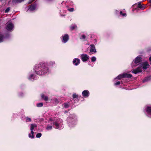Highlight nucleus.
<instances>
[{
    "instance_id": "1",
    "label": "nucleus",
    "mask_w": 151,
    "mask_h": 151,
    "mask_svg": "<svg viewBox=\"0 0 151 151\" xmlns=\"http://www.w3.org/2000/svg\"><path fill=\"white\" fill-rule=\"evenodd\" d=\"M47 65V63H41L39 64L36 65L34 67V69L38 75H43L50 72Z\"/></svg>"
},
{
    "instance_id": "2",
    "label": "nucleus",
    "mask_w": 151,
    "mask_h": 151,
    "mask_svg": "<svg viewBox=\"0 0 151 151\" xmlns=\"http://www.w3.org/2000/svg\"><path fill=\"white\" fill-rule=\"evenodd\" d=\"M68 124L69 127H74L77 123V119L76 116L74 114L70 115L67 119Z\"/></svg>"
},
{
    "instance_id": "3",
    "label": "nucleus",
    "mask_w": 151,
    "mask_h": 151,
    "mask_svg": "<svg viewBox=\"0 0 151 151\" xmlns=\"http://www.w3.org/2000/svg\"><path fill=\"white\" fill-rule=\"evenodd\" d=\"M149 65L148 64L147 62H145L142 65V66L140 67L137 68L136 69H134L132 73L134 74H137L138 73L141 72L142 71V69L145 70L149 67Z\"/></svg>"
},
{
    "instance_id": "4",
    "label": "nucleus",
    "mask_w": 151,
    "mask_h": 151,
    "mask_svg": "<svg viewBox=\"0 0 151 151\" xmlns=\"http://www.w3.org/2000/svg\"><path fill=\"white\" fill-rule=\"evenodd\" d=\"M51 125H48L46 128V129L48 130H51L52 129V126L53 125L55 126V128L56 129H61V128L60 127V126L61 125L60 124H59L57 122H54L51 123Z\"/></svg>"
},
{
    "instance_id": "5",
    "label": "nucleus",
    "mask_w": 151,
    "mask_h": 151,
    "mask_svg": "<svg viewBox=\"0 0 151 151\" xmlns=\"http://www.w3.org/2000/svg\"><path fill=\"white\" fill-rule=\"evenodd\" d=\"M37 127V125L35 124H30V130H31V133L32 135L31 136L30 134H29V138H33L34 137V136L33 135L34 132L33 130L34 129L36 128Z\"/></svg>"
},
{
    "instance_id": "6",
    "label": "nucleus",
    "mask_w": 151,
    "mask_h": 151,
    "mask_svg": "<svg viewBox=\"0 0 151 151\" xmlns=\"http://www.w3.org/2000/svg\"><path fill=\"white\" fill-rule=\"evenodd\" d=\"M14 28L13 24L11 22H9L7 23L6 27V29L9 31H12Z\"/></svg>"
},
{
    "instance_id": "7",
    "label": "nucleus",
    "mask_w": 151,
    "mask_h": 151,
    "mask_svg": "<svg viewBox=\"0 0 151 151\" xmlns=\"http://www.w3.org/2000/svg\"><path fill=\"white\" fill-rule=\"evenodd\" d=\"M141 60V58L140 56H138L136 57L134 60V62H132V67H134L137 66V65H134V63L135 64H137L139 63Z\"/></svg>"
},
{
    "instance_id": "8",
    "label": "nucleus",
    "mask_w": 151,
    "mask_h": 151,
    "mask_svg": "<svg viewBox=\"0 0 151 151\" xmlns=\"http://www.w3.org/2000/svg\"><path fill=\"white\" fill-rule=\"evenodd\" d=\"M80 57L82 60L83 62H86L88 60L89 57L86 54H82L80 55Z\"/></svg>"
},
{
    "instance_id": "9",
    "label": "nucleus",
    "mask_w": 151,
    "mask_h": 151,
    "mask_svg": "<svg viewBox=\"0 0 151 151\" xmlns=\"http://www.w3.org/2000/svg\"><path fill=\"white\" fill-rule=\"evenodd\" d=\"M146 110L147 116L151 118V106H147L146 109Z\"/></svg>"
},
{
    "instance_id": "10",
    "label": "nucleus",
    "mask_w": 151,
    "mask_h": 151,
    "mask_svg": "<svg viewBox=\"0 0 151 151\" xmlns=\"http://www.w3.org/2000/svg\"><path fill=\"white\" fill-rule=\"evenodd\" d=\"M62 42L64 43H66L69 39V36L67 34L65 35L62 36Z\"/></svg>"
},
{
    "instance_id": "11",
    "label": "nucleus",
    "mask_w": 151,
    "mask_h": 151,
    "mask_svg": "<svg viewBox=\"0 0 151 151\" xmlns=\"http://www.w3.org/2000/svg\"><path fill=\"white\" fill-rule=\"evenodd\" d=\"M80 63V60L79 59L75 58L74 59L73 61V63L74 65L77 66Z\"/></svg>"
},
{
    "instance_id": "12",
    "label": "nucleus",
    "mask_w": 151,
    "mask_h": 151,
    "mask_svg": "<svg viewBox=\"0 0 151 151\" xmlns=\"http://www.w3.org/2000/svg\"><path fill=\"white\" fill-rule=\"evenodd\" d=\"M90 46L91 48L90 52L92 54H93V52L96 53V51L94 45L93 44H92L90 45Z\"/></svg>"
},
{
    "instance_id": "13",
    "label": "nucleus",
    "mask_w": 151,
    "mask_h": 151,
    "mask_svg": "<svg viewBox=\"0 0 151 151\" xmlns=\"http://www.w3.org/2000/svg\"><path fill=\"white\" fill-rule=\"evenodd\" d=\"M28 78L29 80L32 81L33 80L37 79V77L34 75L31 74L28 77Z\"/></svg>"
},
{
    "instance_id": "14",
    "label": "nucleus",
    "mask_w": 151,
    "mask_h": 151,
    "mask_svg": "<svg viewBox=\"0 0 151 151\" xmlns=\"http://www.w3.org/2000/svg\"><path fill=\"white\" fill-rule=\"evenodd\" d=\"M82 95L84 97H87L89 95V92L87 90H85L82 92Z\"/></svg>"
},
{
    "instance_id": "15",
    "label": "nucleus",
    "mask_w": 151,
    "mask_h": 151,
    "mask_svg": "<svg viewBox=\"0 0 151 151\" xmlns=\"http://www.w3.org/2000/svg\"><path fill=\"white\" fill-rule=\"evenodd\" d=\"M52 101L55 104H58L60 102V100L56 98H54L52 99Z\"/></svg>"
},
{
    "instance_id": "16",
    "label": "nucleus",
    "mask_w": 151,
    "mask_h": 151,
    "mask_svg": "<svg viewBox=\"0 0 151 151\" xmlns=\"http://www.w3.org/2000/svg\"><path fill=\"white\" fill-rule=\"evenodd\" d=\"M41 97L45 101H50V99H49L48 97L47 96H45L43 94H41Z\"/></svg>"
},
{
    "instance_id": "17",
    "label": "nucleus",
    "mask_w": 151,
    "mask_h": 151,
    "mask_svg": "<svg viewBox=\"0 0 151 151\" xmlns=\"http://www.w3.org/2000/svg\"><path fill=\"white\" fill-rule=\"evenodd\" d=\"M36 8V6L34 5H32L30 6L28 9V10L30 11H32L35 9Z\"/></svg>"
},
{
    "instance_id": "18",
    "label": "nucleus",
    "mask_w": 151,
    "mask_h": 151,
    "mask_svg": "<svg viewBox=\"0 0 151 151\" xmlns=\"http://www.w3.org/2000/svg\"><path fill=\"white\" fill-rule=\"evenodd\" d=\"M5 38L6 37L4 35L0 34V43L3 42Z\"/></svg>"
},
{
    "instance_id": "19",
    "label": "nucleus",
    "mask_w": 151,
    "mask_h": 151,
    "mask_svg": "<svg viewBox=\"0 0 151 151\" xmlns=\"http://www.w3.org/2000/svg\"><path fill=\"white\" fill-rule=\"evenodd\" d=\"M138 7L139 8L143 9L145 8V6L143 4H141L140 2L138 3Z\"/></svg>"
},
{
    "instance_id": "20",
    "label": "nucleus",
    "mask_w": 151,
    "mask_h": 151,
    "mask_svg": "<svg viewBox=\"0 0 151 151\" xmlns=\"http://www.w3.org/2000/svg\"><path fill=\"white\" fill-rule=\"evenodd\" d=\"M123 74L124 76V78H130L132 76V75L130 74L127 73Z\"/></svg>"
},
{
    "instance_id": "21",
    "label": "nucleus",
    "mask_w": 151,
    "mask_h": 151,
    "mask_svg": "<svg viewBox=\"0 0 151 151\" xmlns=\"http://www.w3.org/2000/svg\"><path fill=\"white\" fill-rule=\"evenodd\" d=\"M124 78V74L119 75L117 77L115 78V79H118V80H120L121 78Z\"/></svg>"
},
{
    "instance_id": "22",
    "label": "nucleus",
    "mask_w": 151,
    "mask_h": 151,
    "mask_svg": "<svg viewBox=\"0 0 151 151\" xmlns=\"http://www.w3.org/2000/svg\"><path fill=\"white\" fill-rule=\"evenodd\" d=\"M77 26L76 24H72L70 27V28L71 30H73L77 28Z\"/></svg>"
},
{
    "instance_id": "23",
    "label": "nucleus",
    "mask_w": 151,
    "mask_h": 151,
    "mask_svg": "<svg viewBox=\"0 0 151 151\" xmlns=\"http://www.w3.org/2000/svg\"><path fill=\"white\" fill-rule=\"evenodd\" d=\"M64 107L65 108H67L69 107V104L68 103H65L63 104Z\"/></svg>"
},
{
    "instance_id": "24",
    "label": "nucleus",
    "mask_w": 151,
    "mask_h": 151,
    "mask_svg": "<svg viewBox=\"0 0 151 151\" xmlns=\"http://www.w3.org/2000/svg\"><path fill=\"white\" fill-rule=\"evenodd\" d=\"M55 62L51 61L49 63V65L50 66H52L54 65L55 64Z\"/></svg>"
},
{
    "instance_id": "25",
    "label": "nucleus",
    "mask_w": 151,
    "mask_h": 151,
    "mask_svg": "<svg viewBox=\"0 0 151 151\" xmlns=\"http://www.w3.org/2000/svg\"><path fill=\"white\" fill-rule=\"evenodd\" d=\"M43 104L42 103H40L37 104V106L38 107H41L43 106Z\"/></svg>"
},
{
    "instance_id": "26",
    "label": "nucleus",
    "mask_w": 151,
    "mask_h": 151,
    "mask_svg": "<svg viewBox=\"0 0 151 151\" xmlns=\"http://www.w3.org/2000/svg\"><path fill=\"white\" fill-rule=\"evenodd\" d=\"M96 60V57L93 56L91 58V60L92 62H95Z\"/></svg>"
},
{
    "instance_id": "27",
    "label": "nucleus",
    "mask_w": 151,
    "mask_h": 151,
    "mask_svg": "<svg viewBox=\"0 0 151 151\" xmlns=\"http://www.w3.org/2000/svg\"><path fill=\"white\" fill-rule=\"evenodd\" d=\"M42 136V134L41 133H39L37 134L36 135V137L37 138H40Z\"/></svg>"
},
{
    "instance_id": "28",
    "label": "nucleus",
    "mask_w": 151,
    "mask_h": 151,
    "mask_svg": "<svg viewBox=\"0 0 151 151\" xmlns=\"http://www.w3.org/2000/svg\"><path fill=\"white\" fill-rule=\"evenodd\" d=\"M120 14L122 15V16H126L127 15V14L126 13H123L122 11H121L120 12Z\"/></svg>"
},
{
    "instance_id": "29",
    "label": "nucleus",
    "mask_w": 151,
    "mask_h": 151,
    "mask_svg": "<svg viewBox=\"0 0 151 151\" xmlns=\"http://www.w3.org/2000/svg\"><path fill=\"white\" fill-rule=\"evenodd\" d=\"M149 78H145L144 80H143L142 82L143 83L145 82L148 80Z\"/></svg>"
},
{
    "instance_id": "30",
    "label": "nucleus",
    "mask_w": 151,
    "mask_h": 151,
    "mask_svg": "<svg viewBox=\"0 0 151 151\" xmlns=\"http://www.w3.org/2000/svg\"><path fill=\"white\" fill-rule=\"evenodd\" d=\"M31 118H29L28 117H26V122H31Z\"/></svg>"
},
{
    "instance_id": "31",
    "label": "nucleus",
    "mask_w": 151,
    "mask_h": 151,
    "mask_svg": "<svg viewBox=\"0 0 151 151\" xmlns=\"http://www.w3.org/2000/svg\"><path fill=\"white\" fill-rule=\"evenodd\" d=\"M9 10H10L9 8L8 7V8H7L6 9V10H5V12L6 13H8L9 11Z\"/></svg>"
},
{
    "instance_id": "32",
    "label": "nucleus",
    "mask_w": 151,
    "mask_h": 151,
    "mask_svg": "<svg viewBox=\"0 0 151 151\" xmlns=\"http://www.w3.org/2000/svg\"><path fill=\"white\" fill-rule=\"evenodd\" d=\"M69 11L70 12H73L74 11V9L73 8H71L70 9H68Z\"/></svg>"
},
{
    "instance_id": "33",
    "label": "nucleus",
    "mask_w": 151,
    "mask_h": 151,
    "mask_svg": "<svg viewBox=\"0 0 151 151\" xmlns=\"http://www.w3.org/2000/svg\"><path fill=\"white\" fill-rule=\"evenodd\" d=\"M81 38L83 39H84L86 38V36L84 35H83L81 36Z\"/></svg>"
},
{
    "instance_id": "34",
    "label": "nucleus",
    "mask_w": 151,
    "mask_h": 151,
    "mask_svg": "<svg viewBox=\"0 0 151 151\" xmlns=\"http://www.w3.org/2000/svg\"><path fill=\"white\" fill-rule=\"evenodd\" d=\"M120 84V81H118L116 83H114L115 85H119Z\"/></svg>"
},
{
    "instance_id": "35",
    "label": "nucleus",
    "mask_w": 151,
    "mask_h": 151,
    "mask_svg": "<svg viewBox=\"0 0 151 151\" xmlns=\"http://www.w3.org/2000/svg\"><path fill=\"white\" fill-rule=\"evenodd\" d=\"M73 98L74 99L77 97V95L76 94H73Z\"/></svg>"
},
{
    "instance_id": "36",
    "label": "nucleus",
    "mask_w": 151,
    "mask_h": 151,
    "mask_svg": "<svg viewBox=\"0 0 151 151\" xmlns=\"http://www.w3.org/2000/svg\"><path fill=\"white\" fill-rule=\"evenodd\" d=\"M149 60L150 62V63L151 64V56L149 58Z\"/></svg>"
},
{
    "instance_id": "37",
    "label": "nucleus",
    "mask_w": 151,
    "mask_h": 151,
    "mask_svg": "<svg viewBox=\"0 0 151 151\" xmlns=\"http://www.w3.org/2000/svg\"><path fill=\"white\" fill-rule=\"evenodd\" d=\"M149 2L150 3L151 5L150 6H151V0H149Z\"/></svg>"
},
{
    "instance_id": "38",
    "label": "nucleus",
    "mask_w": 151,
    "mask_h": 151,
    "mask_svg": "<svg viewBox=\"0 0 151 151\" xmlns=\"http://www.w3.org/2000/svg\"><path fill=\"white\" fill-rule=\"evenodd\" d=\"M20 96H22V95L21 94V95H20Z\"/></svg>"
},
{
    "instance_id": "39",
    "label": "nucleus",
    "mask_w": 151,
    "mask_h": 151,
    "mask_svg": "<svg viewBox=\"0 0 151 151\" xmlns=\"http://www.w3.org/2000/svg\"><path fill=\"white\" fill-rule=\"evenodd\" d=\"M0 1H2V0H0Z\"/></svg>"
}]
</instances>
